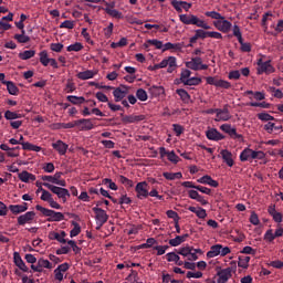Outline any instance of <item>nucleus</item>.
I'll return each mask as SVG.
<instances>
[{"label":"nucleus","mask_w":283,"mask_h":283,"mask_svg":"<svg viewBox=\"0 0 283 283\" xmlns=\"http://www.w3.org/2000/svg\"><path fill=\"white\" fill-rule=\"evenodd\" d=\"M179 20L182 24H186V25H195V27L201 28L203 30H211V27H209V24H207L203 20H200L195 14L179 15Z\"/></svg>","instance_id":"f257e3e1"},{"label":"nucleus","mask_w":283,"mask_h":283,"mask_svg":"<svg viewBox=\"0 0 283 283\" xmlns=\"http://www.w3.org/2000/svg\"><path fill=\"white\" fill-rule=\"evenodd\" d=\"M35 210L41 212V214H43L44 218H49V219H46V221H49V222H61L65 219L64 213L56 212L54 210H49L40 205L35 206Z\"/></svg>","instance_id":"f03ea898"},{"label":"nucleus","mask_w":283,"mask_h":283,"mask_svg":"<svg viewBox=\"0 0 283 283\" xmlns=\"http://www.w3.org/2000/svg\"><path fill=\"white\" fill-rule=\"evenodd\" d=\"M265 158V153H263L262 150L259 151H253L250 148H244V150L241 151V155L239 156V159L241 160V163H245L249 160H262Z\"/></svg>","instance_id":"7ed1b4c3"},{"label":"nucleus","mask_w":283,"mask_h":283,"mask_svg":"<svg viewBox=\"0 0 283 283\" xmlns=\"http://www.w3.org/2000/svg\"><path fill=\"white\" fill-rule=\"evenodd\" d=\"M44 188L51 190V192L56 195L57 199H62L64 203L67 201V198L71 197L70 190L65 188H60L49 182H44Z\"/></svg>","instance_id":"20e7f679"},{"label":"nucleus","mask_w":283,"mask_h":283,"mask_svg":"<svg viewBox=\"0 0 283 283\" xmlns=\"http://www.w3.org/2000/svg\"><path fill=\"white\" fill-rule=\"evenodd\" d=\"M271 75L275 73V67L271 65V61L263 62L262 59L258 60V75Z\"/></svg>","instance_id":"39448f33"},{"label":"nucleus","mask_w":283,"mask_h":283,"mask_svg":"<svg viewBox=\"0 0 283 283\" xmlns=\"http://www.w3.org/2000/svg\"><path fill=\"white\" fill-rule=\"evenodd\" d=\"M207 84L214 87H220L222 90H230L231 83L224 80H218L217 77L209 76L206 77Z\"/></svg>","instance_id":"423d86ee"},{"label":"nucleus","mask_w":283,"mask_h":283,"mask_svg":"<svg viewBox=\"0 0 283 283\" xmlns=\"http://www.w3.org/2000/svg\"><path fill=\"white\" fill-rule=\"evenodd\" d=\"M220 130L228 134V136H230L231 139H237V140L243 139V135L238 134V129L233 128L230 124L220 125Z\"/></svg>","instance_id":"0eeeda50"},{"label":"nucleus","mask_w":283,"mask_h":283,"mask_svg":"<svg viewBox=\"0 0 283 283\" xmlns=\"http://www.w3.org/2000/svg\"><path fill=\"white\" fill-rule=\"evenodd\" d=\"M135 193H137V199L143 200L148 198V184L147 181L137 182L135 186Z\"/></svg>","instance_id":"6e6552de"},{"label":"nucleus","mask_w":283,"mask_h":283,"mask_svg":"<svg viewBox=\"0 0 283 283\" xmlns=\"http://www.w3.org/2000/svg\"><path fill=\"white\" fill-rule=\"evenodd\" d=\"M92 211H94L95 220H97V223L99 224V227L107 223V220H109V216L102 208L94 207L92 208Z\"/></svg>","instance_id":"1a4fd4ad"},{"label":"nucleus","mask_w":283,"mask_h":283,"mask_svg":"<svg viewBox=\"0 0 283 283\" xmlns=\"http://www.w3.org/2000/svg\"><path fill=\"white\" fill-rule=\"evenodd\" d=\"M35 219V212L28 211L22 216H18L17 223L20 227H24L25 224H32V221Z\"/></svg>","instance_id":"9d476101"},{"label":"nucleus","mask_w":283,"mask_h":283,"mask_svg":"<svg viewBox=\"0 0 283 283\" xmlns=\"http://www.w3.org/2000/svg\"><path fill=\"white\" fill-rule=\"evenodd\" d=\"M205 136L207 137V139L217 143L226 139V136L218 132L217 128H209V130L205 132Z\"/></svg>","instance_id":"9b49d317"},{"label":"nucleus","mask_w":283,"mask_h":283,"mask_svg":"<svg viewBox=\"0 0 283 283\" xmlns=\"http://www.w3.org/2000/svg\"><path fill=\"white\" fill-rule=\"evenodd\" d=\"M232 272H233V268H227V269H222L221 271H218L217 283H228V281L231 279Z\"/></svg>","instance_id":"f8f14e48"},{"label":"nucleus","mask_w":283,"mask_h":283,"mask_svg":"<svg viewBox=\"0 0 283 283\" xmlns=\"http://www.w3.org/2000/svg\"><path fill=\"white\" fill-rule=\"evenodd\" d=\"M171 6L175 11L181 13L182 10L188 12L192 8V3H188L186 1L171 0Z\"/></svg>","instance_id":"ddd939ff"},{"label":"nucleus","mask_w":283,"mask_h":283,"mask_svg":"<svg viewBox=\"0 0 283 283\" xmlns=\"http://www.w3.org/2000/svg\"><path fill=\"white\" fill-rule=\"evenodd\" d=\"M52 148L57 151V155L64 156L67 153V149L70 146L65 144L63 140H56L55 143H52Z\"/></svg>","instance_id":"4468645a"},{"label":"nucleus","mask_w":283,"mask_h":283,"mask_svg":"<svg viewBox=\"0 0 283 283\" xmlns=\"http://www.w3.org/2000/svg\"><path fill=\"white\" fill-rule=\"evenodd\" d=\"M143 120H145V115H126L122 117V124L124 125L137 124Z\"/></svg>","instance_id":"2eb2a0df"},{"label":"nucleus","mask_w":283,"mask_h":283,"mask_svg":"<svg viewBox=\"0 0 283 283\" xmlns=\"http://www.w3.org/2000/svg\"><path fill=\"white\" fill-rule=\"evenodd\" d=\"M213 24L218 31L223 33H228L231 30V22L228 20H218V21H214Z\"/></svg>","instance_id":"dca6fc26"},{"label":"nucleus","mask_w":283,"mask_h":283,"mask_svg":"<svg viewBox=\"0 0 283 283\" xmlns=\"http://www.w3.org/2000/svg\"><path fill=\"white\" fill-rule=\"evenodd\" d=\"M128 95V87L122 85V87L115 88L113 96H115V102H122Z\"/></svg>","instance_id":"f3484780"},{"label":"nucleus","mask_w":283,"mask_h":283,"mask_svg":"<svg viewBox=\"0 0 283 283\" xmlns=\"http://www.w3.org/2000/svg\"><path fill=\"white\" fill-rule=\"evenodd\" d=\"M9 211H11L12 214H21L28 211V203H22V205H10L9 206Z\"/></svg>","instance_id":"a211bd4d"},{"label":"nucleus","mask_w":283,"mask_h":283,"mask_svg":"<svg viewBox=\"0 0 283 283\" xmlns=\"http://www.w3.org/2000/svg\"><path fill=\"white\" fill-rule=\"evenodd\" d=\"M200 65H202V61L199 56L191 57V61L186 62V67L190 69L193 72H198Z\"/></svg>","instance_id":"6ab92c4d"},{"label":"nucleus","mask_w":283,"mask_h":283,"mask_svg":"<svg viewBox=\"0 0 283 283\" xmlns=\"http://www.w3.org/2000/svg\"><path fill=\"white\" fill-rule=\"evenodd\" d=\"M231 119L230 109L228 105L223 106V112L217 113V118L214 122H228Z\"/></svg>","instance_id":"aec40b11"},{"label":"nucleus","mask_w":283,"mask_h":283,"mask_svg":"<svg viewBox=\"0 0 283 283\" xmlns=\"http://www.w3.org/2000/svg\"><path fill=\"white\" fill-rule=\"evenodd\" d=\"M14 265H17L20 271L28 273L29 269L25 266L24 261H22V258H20L19 252H14L13 254Z\"/></svg>","instance_id":"412c9836"},{"label":"nucleus","mask_w":283,"mask_h":283,"mask_svg":"<svg viewBox=\"0 0 283 283\" xmlns=\"http://www.w3.org/2000/svg\"><path fill=\"white\" fill-rule=\"evenodd\" d=\"M197 182L201 185H207L209 187L218 188V181L212 179L209 175H205L203 177L197 179Z\"/></svg>","instance_id":"4be33fe9"},{"label":"nucleus","mask_w":283,"mask_h":283,"mask_svg":"<svg viewBox=\"0 0 283 283\" xmlns=\"http://www.w3.org/2000/svg\"><path fill=\"white\" fill-rule=\"evenodd\" d=\"M188 197L191 200H196L201 203V206H206L208 202L205 200V197L198 193V190H188Z\"/></svg>","instance_id":"5701e85b"},{"label":"nucleus","mask_w":283,"mask_h":283,"mask_svg":"<svg viewBox=\"0 0 283 283\" xmlns=\"http://www.w3.org/2000/svg\"><path fill=\"white\" fill-rule=\"evenodd\" d=\"M189 234H182V235H177L174 239H169V245H171V248H178L180 244H182L184 242H186V239H188Z\"/></svg>","instance_id":"b1692460"},{"label":"nucleus","mask_w":283,"mask_h":283,"mask_svg":"<svg viewBox=\"0 0 283 283\" xmlns=\"http://www.w3.org/2000/svg\"><path fill=\"white\" fill-rule=\"evenodd\" d=\"M75 123L77 126L82 125V129H84V130L94 129V124L92 123V119H90V118L76 119Z\"/></svg>","instance_id":"393cba45"},{"label":"nucleus","mask_w":283,"mask_h":283,"mask_svg":"<svg viewBox=\"0 0 283 283\" xmlns=\"http://www.w3.org/2000/svg\"><path fill=\"white\" fill-rule=\"evenodd\" d=\"M159 67H177V57L175 56H169L167 59H164V61L159 62V64H155Z\"/></svg>","instance_id":"a878e982"},{"label":"nucleus","mask_w":283,"mask_h":283,"mask_svg":"<svg viewBox=\"0 0 283 283\" xmlns=\"http://www.w3.org/2000/svg\"><path fill=\"white\" fill-rule=\"evenodd\" d=\"M94 76H96V72L92 70L82 71V72H78V74H76V78L81 81L91 80V78H94Z\"/></svg>","instance_id":"bb28decb"},{"label":"nucleus","mask_w":283,"mask_h":283,"mask_svg":"<svg viewBox=\"0 0 283 283\" xmlns=\"http://www.w3.org/2000/svg\"><path fill=\"white\" fill-rule=\"evenodd\" d=\"M18 179L22 182L29 184L30 181H35V175H32L28 171H22L18 174Z\"/></svg>","instance_id":"cd10ccee"},{"label":"nucleus","mask_w":283,"mask_h":283,"mask_svg":"<svg viewBox=\"0 0 283 283\" xmlns=\"http://www.w3.org/2000/svg\"><path fill=\"white\" fill-rule=\"evenodd\" d=\"M222 244H214L210 247L209 252H207V258L214 259L220 254V251L222 250Z\"/></svg>","instance_id":"c85d7f7f"},{"label":"nucleus","mask_w":283,"mask_h":283,"mask_svg":"<svg viewBox=\"0 0 283 283\" xmlns=\"http://www.w3.org/2000/svg\"><path fill=\"white\" fill-rule=\"evenodd\" d=\"M220 155L222 156L223 163H226L228 167H233V158L230 150L223 149L222 151H220Z\"/></svg>","instance_id":"c756f323"},{"label":"nucleus","mask_w":283,"mask_h":283,"mask_svg":"<svg viewBox=\"0 0 283 283\" xmlns=\"http://www.w3.org/2000/svg\"><path fill=\"white\" fill-rule=\"evenodd\" d=\"M66 99L73 105H83L84 103L88 102L84 99L83 96H75V95H67Z\"/></svg>","instance_id":"7c9ffc66"},{"label":"nucleus","mask_w":283,"mask_h":283,"mask_svg":"<svg viewBox=\"0 0 283 283\" xmlns=\"http://www.w3.org/2000/svg\"><path fill=\"white\" fill-rule=\"evenodd\" d=\"M103 10H105V13H107L108 17H113V19H116V20H123L124 19L123 12H119L116 9L105 8Z\"/></svg>","instance_id":"2f4dec72"},{"label":"nucleus","mask_w":283,"mask_h":283,"mask_svg":"<svg viewBox=\"0 0 283 283\" xmlns=\"http://www.w3.org/2000/svg\"><path fill=\"white\" fill-rule=\"evenodd\" d=\"M179 81L180 83L185 84V86H198L199 84H201L200 77H190V78H185Z\"/></svg>","instance_id":"473e14b6"},{"label":"nucleus","mask_w":283,"mask_h":283,"mask_svg":"<svg viewBox=\"0 0 283 283\" xmlns=\"http://www.w3.org/2000/svg\"><path fill=\"white\" fill-rule=\"evenodd\" d=\"M181 49H182V45L180 43L167 42L166 44L163 45L161 52L165 53L169 50L180 51Z\"/></svg>","instance_id":"72a5a7b5"},{"label":"nucleus","mask_w":283,"mask_h":283,"mask_svg":"<svg viewBox=\"0 0 283 283\" xmlns=\"http://www.w3.org/2000/svg\"><path fill=\"white\" fill-rule=\"evenodd\" d=\"M150 45L156 48V50H161L163 46L165 45L160 40H146V43L144 44L145 50H147Z\"/></svg>","instance_id":"f704fd0d"},{"label":"nucleus","mask_w":283,"mask_h":283,"mask_svg":"<svg viewBox=\"0 0 283 283\" xmlns=\"http://www.w3.org/2000/svg\"><path fill=\"white\" fill-rule=\"evenodd\" d=\"M13 39L14 41L21 44L30 42V36L25 35L24 30L20 31V34L19 33L14 34Z\"/></svg>","instance_id":"c9c22d12"},{"label":"nucleus","mask_w":283,"mask_h":283,"mask_svg":"<svg viewBox=\"0 0 283 283\" xmlns=\"http://www.w3.org/2000/svg\"><path fill=\"white\" fill-rule=\"evenodd\" d=\"M3 85L7 86V92L12 96L19 95V87L13 82H3Z\"/></svg>","instance_id":"e433bc0d"},{"label":"nucleus","mask_w":283,"mask_h":283,"mask_svg":"<svg viewBox=\"0 0 283 283\" xmlns=\"http://www.w3.org/2000/svg\"><path fill=\"white\" fill-rule=\"evenodd\" d=\"M177 95H179L180 101L185 104L190 103L191 96L188 94V92L185 91V88H179L176 91Z\"/></svg>","instance_id":"4c0bfd02"},{"label":"nucleus","mask_w":283,"mask_h":283,"mask_svg":"<svg viewBox=\"0 0 283 283\" xmlns=\"http://www.w3.org/2000/svg\"><path fill=\"white\" fill-rule=\"evenodd\" d=\"M54 59H50L49 54L46 53V51H41V53H39V62L41 63V65H43L44 67L49 66V62L53 61Z\"/></svg>","instance_id":"58836bf2"},{"label":"nucleus","mask_w":283,"mask_h":283,"mask_svg":"<svg viewBox=\"0 0 283 283\" xmlns=\"http://www.w3.org/2000/svg\"><path fill=\"white\" fill-rule=\"evenodd\" d=\"M163 177L166 178V180L174 181V180H180L182 178V174L166 171L163 174Z\"/></svg>","instance_id":"ea45409f"},{"label":"nucleus","mask_w":283,"mask_h":283,"mask_svg":"<svg viewBox=\"0 0 283 283\" xmlns=\"http://www.w3.org/2000/svg\"><path fill=\"white\" fill-rule=\"evenodd\" d=\"M263 129H265L268 134H273V132H281L282 126L281 125L276 126L275 123L269 122L263 126Z\"/></svg>","instance_id":"a19ab883"},{"label":"nucleus","mask_w":283,"mask_h":283,"mask_svg":"<svg viewBox=\"0 0 283 283\" xmlns=\"http://www.w3.org/2000/svg\"><path fill=\"white\" fill-rule=\"evenodd\" d=\"M22 150L39 153L41 151V147L29 142H25L24 144H22Z\"/></svg>","instance_id":"79ce46f5"},{"label":"nucleus","mask_w":283,"mask_h":283,"mask_svg":"<svg viewBox=\"0 0 283 283\" xmlns=\"http://www.w3.org/2000/svg\"><path fill=\"white\" fill-rule=\"evenodd\" d=\"M33 56H35V51H33V50H28L22 53H18V59H20L22 61H28V60L32 59Z\"/></svg>","instance_id":"37998d69"},{"label":"nucleus","mask_w":283,"mask_h":283,"mask_svg":"<svg viewBox=\"0 0 283 283\" xmlns=\"http://www.w3.org/2000/svg\"><path fill=\"white\" fill-rule=\"evenodd\" d=\"M49 240L57 241L60 244H65V237H61L56 231H51V233H49Z\"/></svg>","instance_id":"c03bdc74"},{"label":"nucleus","mask_w":283,"mask_h":283,"mask_svg":"<svg viewBox=\"0 0 283 283\" xmlns=\"http://www.w3.org/2000/svg\"><path fill=\"white\" fill-rule=\"evenodd\" d=\"M117 179H118V182L124 185V187H126V188H134V181H132L130 179L126 178L125 176L118 175Z\"/></svg>","instance_id":"a18cd8bd"},{"label":"nucleus","mask_w":283,"mask_h":283,"mask_svg":"<svg viewBox=\"0 0 283 283\" xmlns=\"http://www.w3.org/2000/svg\"><path fill=\"white\" fill-rule=\"evenodd\" d=\"M62 175H63L62 171H57L56 174H54V176L44 175V176H41V180L49 181V182L54 180H60V178H62Z\"/></svg>","instance_id":"49530a36"},{"label":"nucleus","mask_w":283,"mask_h":283,"mask_svg":"<svg viewBox=\"0 0 283 283\" xmlns=\"http://www.w3.org/2000/svg\"><path fill=\"white\" fill-rule=\"evenodd\" d=\"M192 251H193V248L185 247V248H180L179 250H177V254L181 255V256L196 254V252H192Z\"/></svg>","instance_id":"de8ad7c7"},{"label":"nucleus","mask_w":283,"mask_h":283,"mask_svg":"<svg viewBox=\"0 0 283 283\" xmlns=\"http://www.w3.org/2000/svg\"><path fill=\"white\" fill-rule=\"evenodd\" d=\"M4 117L7 120H17L19 118H22V114L14 113L11 111H6Z\"/></svg>","instance_id":"09e8293b"},{"label":"nucleus","mask_w":283,"mask_h":283,"mask_svg":"<svg viewBox=\"0 0 283 283\" xmlns=\"http://www.w3.org/2000/svg\"><path fill=\"white\" fill-rule=\"evenodd\" d=\"M71 224L73 226V229L70 231V238H75L81 233V226H78V223L75 221H73Z\"/></svg>","instance_id":"8fccbe9b"},{"label":"nucleus","mask_w":283,"mask_h":283,"mask_svg":"<svg viewBox=\"0 0 283 283\" xmlns=\"http://www.w3.org/2000/svg\"><path fill=\"white\" fill-rule=\"evenodd\" d=\"M205 17L210 18L212 20H224V17H222L217 11H207L205 12Z\"/></svg>","instance_id":"3c124183"},{"label":"nucleus","mask_w":283,"mask_h":283,"mask_svg":"<svg viewBox=\"0 0 283 283\" xmlns=\"http://www.w3.org/2000/svg\"><path fill=\"white\" fill-rule=\"evenodd\" d=\"M78 125L76 124V122H72V123H56V127L57 129L63 128V129H71V128H75Z\"/></svg>","instance_id":"603ef678"},{"label":"nucleus","mask_w":283,"mask_h":283,"mask_svg":"<svg viewBox=\"0 0 283 283\" xmlns=\"http://www.w3.org/2000/svg\"><path fill=\"white\" fill-rule=\"evenodd\" d=\"M250 256H239V262L237 266L247 269L249 268Z\"/></svg>","instance_id":"864d4df0"},{"label":"nucleus","mask_w":283,"mask_h":283,"mask_svg":"<svg viewBox=\"0 0 283 283\" xmlns=\"http://www.w3.org/2000/svg\"><path fill=\"white\" fill-rule=\"evenodd\" d=\"M135 96L137 97V99H139V102H147L148 98L147 92L143 88L137 90Z\"/></svg>","instance_id":"5fc2aeb1"},{"label":"nucleus","mask_w":283,"mask_h":283,"mask_svg":"<svg viewBox=\"0 0 283 283\" xmlns=\"http://www.w3.org/2000/svg\"><path fill=\"white\" fill-rule=\"evenodd\" d=\"M275 238H281V237H275L272 229H269L268 232H265V234L263 235V240H265V242H269V243L275 241Z\"/></svg>","instance_id":"6e6d98bb"},{"label":"nucleus","mask_w":283,"mask_h":283,"mask_svg":"<svg viewBox=\"0 0 283 283\" xmlns=\"http://www.w3.org/2000/svg\"><path fill=\"white\" fill-rule=\"evenodd\" d=\"M114 28H115V24H113V22H108V27L103 29V35H105V39H109L111 35H113Z\"/></svg>","instance_id":"4d7b16f0"},{"label":"nucleus","mask_w":283,"mask_h":283,"mask_svg":"<svg viewBox=\"0 0 283 283\" xmlns=\"http://www.w3.org/2000/svg\"><path fill=\"white\" fill-rule=\"evenodd\" d=\"M238 42L241 45L242 53H250V51L252 50V46L250 43L243 42V39L238 40Z\"/></svg>","instance_id":"13d9d810"},{"label":"nucleus","mask_w":283,"mask_h":283,"mask_svg":"<svg viewBox=\"0 0 283 283\" xmlns=\"http://www.w3.org/2000/svg\"><path fill=\"white\" fill-rule=\"evenodd\" d=\"M83 50V44L75 42L74 44H70L67 46V52H81Z\"/></svg>","instance_id":"bf43d9fd"},{"label":"nucleus","mask_w":283,"mask_h":283,"mask_svg":"<svg viewBox=\"0 0 283 283\" xmlns=\"http://www.w3.org/2000/svg\"><path fill=\"white\" fill-rule=\"evenodd\" d=\"M166 260L169 263L178 262V261H180V256H179V254H177L175 252H169V253L166 254Z\"/></svg>","instance_id":"052dcab7"},{"label":"nucleus","mask_w":283,"mask_h":283,"mask_svg":"<svg viewBox=\"0 0 283 283\" xmlns=\"http://www.w3.org/2000/svg\"><path fill=\"white\" fill-rule=\"evenodd\" d=\"M36 263H38L36 266L39 268L52 269V263L49 260L39 259Z\"/></svg>","instance_id":"680f3d73"},{"label":"nucleus","mask_w":283,"mask_h":283,"mask_svg":"<svg viewBox=\"0 0 283 283\" xmlns=\"http://www.w3.org/2000/svg\"><path fill=\"white\" fill-rule=\"evenodd\" d=\"M258 119H260L261 122H271L275 120V117L269 115L268 113H260L258 114Z\"/></svg>","instance_id":"e2e57ef3"},{"label":"nucleus","mask_w":283,"mask_h":283,"mask_svg":"<svg viewBox=\"0 0 283 283\" xmlns=\"http://www.w3.org/2000/svg\"><path fill=\"white\" fill-rule=\"evenodd\" d=\"M250 107H261L263 109H269V107H271V104L266 103V102H253V103H249Z\"/></svg>","instance_id":"0e129e2a"},{"label":"nucleus","mask_w":283,"mask_h":283,"mask_svg":"<svg viewBox=\"0 0 283 283\" xmlns=\"http://www.w3.org/2000/svg\"><path fill=\"white\" fill-rule=\"evenodd\" d=\"M211 33V31H203L201 29L196 30V35L193 38H201V40H205L208 38V35Z\"/></svg>","instance_id":"69168bd1"},{"label":"nucleus","mask_w":283,"mask_h":283,"mask_svg":"<svg viewBox=\"0 0 283 283\" xmlns=\"http://www.w3.org/2000/svg\"><path fill=\"white\" fill-rule=\"evenodd\" d=\"M137 279H138V274L137 271L132 270V273H129V275L126 276V281L129 283H137Z\"/></svg>","instance_id":"338daca9"},{"label":"nucleus","mask_w":283,"mask_h":283,"mask_svg":"<svg viewBox=\"0 0 283 283\" xmlns=\"http://www.w3.org/2000/svg\"><path fill=\"white\" fill-rule=\"evenodd\" d=\"M75 28V24L73 21L65 20L60 24V29H65V30H73Z\"/></svg>","instance_id":"774afa93"}]
</instances>
